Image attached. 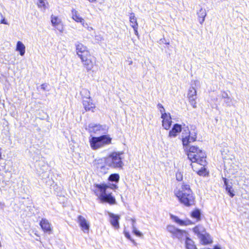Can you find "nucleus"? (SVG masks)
Returning a JSON list of instances; mask_svg holds the SVG:
<instances>
[{"label":"nucleus","mask_w":249,"mask_h":249,"mask_svg":"<svg viewBox=\"0 0 249 249\" xmlns=\"http://www.w3.org/2000/svg\"><path fill=\"white\" fill-rule=\"evenodd\" d=\"M224 183L226 185V190L228 192L229 195L231 197H233L235 194L234 193V190L232 188V186L228 184V182L226 178H224Z\"/></svg>","instance_id":"a878e982"},{"label":"nucleus","mask_w":249,"mask_h":249,"mask_svg":"<svg viewBox=\"0 0 249 249\" xmlns=\"http://www.w3.org/2000/svg\"><path fill=\"white\" fill-rule=\"evenodd\" d=\"M171 218L176 223L180 226H188L194 224V222L190 219L183 220L180 219L177 216L171 214L170 215Z\"/></svg>","instance_id":"4468645a"},{"label":"nucleus","mask_w":249,"mask_h":249,"mask_svg":"<svg viewBox=\"0 0 249 249\" xmlns=\"http://www.w3.org/2000/svg\"><path fill=\"white\" fill-rule=\"evenodd\" d=\"M166 229L169 232L172 234L173 238L180 239L184 234L187 233L185 231L178 229L175 226L172 225H167Z\"/></svg>","instance_id":"6e6552de"},{"label":"nucleus","mask_w":249,"mask_h":249,"mask_svg":"<svg viewBox=\"0 0 249 249\" xmlns=\"http://www.w3.org/2000/svg\"><path fill=\"white\" fill-rule=\"evenodd\" d=\"M51 22L52 25L56 27L61 23V20L57 16H54L53 15L51 16Z\"/></svg>","instance_id":"cd10ccee"},{"label":"nucleus","mask_w":249,"mask_h":249,"mask_svg":"<svg viewBox=\"0 0 249 249\" xmlns=\"http://www.w3.org/2000/svg\"><path fill=\"white\" fill-rule=\"evenodd\" d=\"M16 50L19 52L20 55L23 56L25 53V46L20 41L17 42Z\"/></svg>","instance_id":"b1692460"},{"label":"nucleus","mask_w":249,"mask_h":249,"mask_svg":"<svg viewBox=\"0 0 249 249\" xmlns=\"http://www.w3.org/2000/svg\"><path fill=\"white\" fill-rule=\"evenodd\" d=\"M124 236L129 240H130L135 245H137V243L134 240L132 239L129 232L127 231H124Z\"/></svg>","instance_id":"c756f323"},{"label":"nucleus","mask_w":249,"mask_h":249,"mask_svg":"<svg viewBox=\"0 0 249 249\" xmlns=\"http://www.w3.org/2000/svg\"><path fill=\"white\" fill-rule=\"evenodd\" d=\"M89 1V3H96L98 1V0H86Z\"/></svg>","instance_id":"c9c22d12"},{"label":"nucleus","mask_w":249,"mask_h":249,"mask_svg":"<svg viewBox=\"0 0 249 249\" xmlns=\"http://www.w3.org/2000/svg\"><path fill=\"white\" fill-rule=\"evenodd\" d=\"M198 20L201 24H202L205 20L206 16V12L205 9L201 8L197 12Z\"/></svg>","instance_id":"393cba45"},{"label":"nucleus","mask_w":249,"mask_h":249,"mask_svg":"<svg viewBox=\"0 0 249 249\" xmlns=\"http://www.w3.org/2000/svg\"><path fill=\"white\" fill-rule=\"evenodd\" d=\"M132 64V61H130V62H129V64Z\"/></svg>","instance_id":"58836bf2"},{"label":"nucleus","mask_w":249,"mask_h":249,"mask_svg":"<svg viewBox=\"0 0 249 249\" xmlns=\"http://www.w3.org/2000/svg\"><path fill=\"white\" fill-rule=\"evenodd\" d=\"M108 181L118 183L120 180V176L117 173L111 174L107 178Z\"/></svg>","instance_id":"bb28decb"},{"label":"nucleus","mask_w":249,"mask_h":249,"mask_svg":"<svg viewBox=\"0 0 249 249\" xmlns=\"http://www.w3.org/2000/svg\"><path fill=\"white\" fill-rule=\"evenodd\" d=\"M193 232L199 237L203 232H205L206 230L204 227L200 225L195 226L192 229Z\"/></svg>","instance_id":"412c9836"},{"label":"nucleus","mask_w":249,"mask_h":249,"mask_svg":"<svg viewBox=\"0 0 249 249\" xmlns=\"http://www.w3.org/2000/svg\"><path fill=\"white\" fill-rule=\"evenodd\" d=\"M1 149L0 148V160L1 159Z\"/></svg>","instance_id":"4c0bfd02"},{"label":"nucleus","mask_w":249,"mask_h":249,"mask_svg":"<svg viewBox=\"0 0 249 249\" xmlns=\"http://www.w3.org/2000/svg\"><path fill=\"white\" fill-rule=\"evenodd\" d=\"M174 194L178 201L184 206L189 207L195 205L196 197L189 184L183 183Z\"/></svg>","instance_id":"20e7f679"},{"label":"nucleus","mask_w":249,"mask_h":249,"mask_svg":"<svg viewBox=\"0 0 249 249\" xmlns=\"http://www.w3.org/2000/svg\"><path fill=\"white\" fill-rule=\"evenodd\" d=\"M96 169L100 171L103 174H105L107 173V168L106 167L105 162L102 159H99L95 163Z\"/></svg>","instance_id":"2eb2a0df"},{"label":"nucleus","mask_w":249,"mask_h":249,"mask_svg":"<svg viewBox=\"0 0 249 249\" xmlns=\"http://www.w3.org/2000/svg\"><path fill=\"white\" fill-rule=\"evenodd\" d=\"M162 42L165 45H169L170 44L169 41H167L165 38L163 39Z\"/></svg>","instance_id":"f704fd0d"},{"label":"nucleus","mask_w":249,"mask_h":249,"mask_svg":"<svg viewBox=\"0 0 249 249\" xmlns=\"http://www.w3.org/2000/svg\"><path fill=\"white\" fill-rule=\"evenodd\" d=\"M157 107L160 111V112L162 114L163 113H166L165 111V110L163 107V106L160 103L158 104Z\"/></svg>","instance_id":"2f4dec72"},{"label":"nucleus","mask_w":249,"mask_h":249,"mask_svg":"<svg viewBox=\"0 0 249 249\" xmlns=\"http://www.w3.org/2000/svg\"><path fill=\"white\" fill-rule=\"evenodd\" d=\"M200 243L203 245H207L211 244L213 242V240L208 233L206 232L199 237Z\"/></svg>","instance_id":"a211bd4d"},{"label":"nucleus","mask_w":249,"mask_h":249,"mask_svg":"<svg viewBox=\"0 0 249 249\" xmlns=\"http://www.w3.org/2000/svg\"><path fill=\"white\" fill-rule=\"evenodd\" d=\"M176 179L178 181H181L183 179V175L181 172H177L176 174Z\"/></svg>","instance_id":"473e14b6"},{"label":"nucleus","mask_w":249,"mask_h":249,"mask_svg":"<svg viewBox=\"0 0 249 249\" xmlns=\"http://www.w3.org/2000/svg\"><path fill=\"white\" fill-rule=\"evenodd\" d=\"M162 120V125L164 129L169 130L172 125V118L170 113H163L161 115Z\"/></svg>","instance_id":"f8f14e48"},{"label":"nucleus","mask_w":249,"mask_h":249,"mask_svg":"<svg viewBox=\"0 0 249 249\" xmlns=\"http://www.w3.org/2000/svg\"><path fill=\"white\" fill-rule=\"evenodd\" d=\"M118 188V186L115 184H111L109 186L106 183H94L93 192L98 196L101 203L113 205L116 204V198L112 193H107V189L110 188L116 190Z\"/></svg>","instance_id":"f03ea898"},{"label":"nucleus","mask_w":249,"mask_h":249,"mask_svg":"<svg viewBox=\"0 0 249 249\" xmlns=\"http://www.w3.org/2000/svg\"><path fill=\"white\" fill-rule=\"evenodd\" d=\"M190 216L192 218L195 219L196 222L201 220L200 211L198 209H195L190 213Z\"/></svg>","instance_id":"5701e85b"},{"label":"nucleus","mask_w":249,"mask_h":249,"mask_svg":"<svg viewBox=\"0 0 249 249\" xmlns=\"http://www.w3.org/2000/svg\"><path fill=\"white\" fill-rule=\"evenodd\" d=\"M132 232L138 237H141L142 236V233L140 231H138L135 227L133 228Z\"/></svg>","instance_id":"7c9ffc66"},{"label":"nucleus","mask_w":249,"mask_h":249,"mask_svg":"<svg viewBox=\"0 0 249 249\" xmlns=\"http://www.w3.org/2000/svg\"><path fill=\"white\" fill-rule=\"evenodd\" d=\"M39 225L44 233L52 234L53 232V227L46 218H42L40 221Z\"/></svg>","instance_id":"9d476101"},{"label":"nucleus","mask_w":249,"mask_h":249,"mask_svg":"<svg viewBox=\"0 0 249 249\" xmlns=\"http://www.w3.org/2000/svg\"><path fill=\"white\" fill-rule=\"evenodd\" d=\"M41 88L44 91H49L48 85L46 83H43L41 85Z\"/></svg>","instance_id":"72a5a7b5"},{"label":"nucleus","mask_w":249,"mask_h":249,"mask_svg":"<svg viewBox=\"0 0 249 249\" xmlns=\"http://www.w3.org/2000/svg\"><path fill=\"white\" fill-rule=\"evenodd\" d=\"M77 222L81 230L85 233H89L90 228L89 222L81 215L77 216Z\"/></svg>","instance_id":"9b49d317"},{"label":"nucleus","mask_w":249,"mask_h":249,"mask_svg":"<svg viewBox=\"0 0 249 249\" xmlns=\"http://www.w3.org/2000/svg\"><path fill=\"white\" fill-rule=\"evenodd\" d=\"M129 22L131 26L133 28L135 34L137 36L138 35V23L137 22V18L135 17L134 13H131L129 15Z\"/></svg>","instance_id":"dca6fc26"},{"label":"nucleus","mask_w":249,"mask_h":249,"mask_svg":"<svg viewBox=\"0 0 249 249\" xmlns=\"http://www.w3.org/2000/svg\"><path fill=\"white\" fill-rule=\"evenodd\" d=\"M37 5L40 8L46 9V0H38Z\"/></svg>","instance_id":"c85d7f7f"},{"label":"nucleus","mask_w":249,"mask_h":249,"mask_svg":"<svg viewBox=\"0 0 249 249\" xmlns=\"http://www.w3.org/2000/svg\"><path fill=\"white\" fill-rule=\"evenodd\" d=\"M186 154L191 162L190 165L194 171L199 176L206 177L209 175L206 168L207 154L203 149L197 145H192L187 148Z\"/></svg>","instance_id":"f257e3e1"},{"label":"nucleus","mask_w":249,"mask_h":249,"mask_svg":"<svg viewBox=\"0 0 249 249\" xmlns=\"http://www.w3.org/2000/svg\"><path fill=\"white\" fill-rule=\"evenodd\" d=\"M0 23L4 24H7V22L4 18L0 20Z\"/></svg>","instance_id":"e433bc0d"},{"label":"nucleus","mask_w":249,"mask_h":249,"mask_svg":"<svg viewBox=\"0 0 249 249\" xmlns=\"http://www.w3.org/2000/svg\"><path fill=\"white\" fill-rule=\"evenodd\" d=\"M71 18L76 22H79L83 26L85 24V20L82 18L78 12L74 9H72L71 10Z\"/></svg>","instance_id":"6ab92c4d"},{"label":"nucleus","mask_w":249,"mask_h":249,"mask_svg":"<svg viewBox=\"0 0 249 249\" xmlns=\"http://www.w3.org/2000/svg\"><path fill=\"white\" fill-rule=\"evenodd\" d=\"M187 97L190 104L193 108L197 107V91L195 88L191 87L188 90L187 93Z\"/></svg>","instance_id":"1a4fd4ad"},{"label":"nucleus","mask_w":249,"mask_h":249,"mask_svg":"<svg viewBox=\"0 0 249 249\" xmlns=\"http://www.w3.org/2000/svg\"><path fill=\"white\" fill-rule=\"evenodd\" d=\"M181 130V125L178 124H175L173 125L172 129L169 131L168 137L170 138L176 137Z\"/></svg>","instance_id":"f3484780"},{"label":"nucleus","mask_w":249,"mask_h":249,"mask_svg":"<svg viewBox=\"0 0 249 249\" xmlns=\"http://www.w3.org/2000/svg\"><path fill=\"white\" fill-rule=\"evenodd\" d=\"M75 52L80 58L83 67L90 71L96 66V58L90 52L88 47L81 42H77L75 44Z\"/></svg>","instance_id":"7ed1b4c3"},{"label":"nucleus","mask_w":249,"mask_h":249,"mask_svg":"<svg viewBox=\"0 0 249 249\" xmlns=\"http://www.w3.org/2000/svg\"><path fill=\"white\" fill-rule=\"evenodd\" d=\"M185 247L186 249H197L194 241L188 237L185 239Z\"/></svg>","instance_id":"4be33fe9"},{"label":"nucleus","mask_w":249,"mask_h":249,"mask_svg":"<svg viewBox=\"0 0 249 249\" xmlns=\"http://www.w3.org/2000/svg\"><path fill=\"white\" fill-rule=\"evenodd\" d=\"M124 152H112L108 156V165L113 168H123L124 164L123 162Z\"/></svg>","instance_id":"423d86ee"},{"label":"nucleus","mask_w":249,"mask_h":249,"mask_svg":"<svg viewBox=\"0 0 249 249\" xmlns=\"http://www.w3.org/2000/svg\"><path fill=\"white\" fill-rule=\"evenodd\" d=\"M82 97V104L86 111L95 112L96 106L93 99L90 97V92L88 90L84 89L81 92Z\"/></svg>","instance_id":"0eeeda50"},{"label":"nucleus","mask_w":249,"mask_h":249,"mask_svg":"<svg viewBox=\"0 0 249 249\" xmlns=\"http://www.w3.org/2000/svg\"><path fill=\"white\" fill-rule=\"evenodd\" d=\"M91 148L95 150L111 144L112 138L109 135H103L99 137H92L89 140Z\"/></svg>","instance_id":"39448f33"},{"label":"nucleus","mask_w":249,"mask_h":249,"mask_svg":"<svg viewBox=\"0 0 249 249\" xmlns=\"http://www.w3.org/2000/svg\"><path fill=\"white\" fill-rule=\"evenodd\" d=\"M109 216L111 218L110 219V223L116 229H118L119 228V220L120 217L119 215H115L113 213H111L109 214Z\"/></svg>","instance_id":"aec40b11"},{"label":"nucleus","mask_w":249,"mask_h":249,"mask_svg":"<svg viewBox=\"0 0 249 249\" xmlns=\"http://www.w3.org/2000/svg\"><path fill=\"white\" fill-rule=\"evenodd\" d=\"M196 133H195L194 134H192V135L190 134V133H189L188 135L186 136L185 137H183L181 139L183 147L187 149V147H189L190 143L196 142Z\"/></svg>","instance_id":"ddd939ff"}]
</instances>
